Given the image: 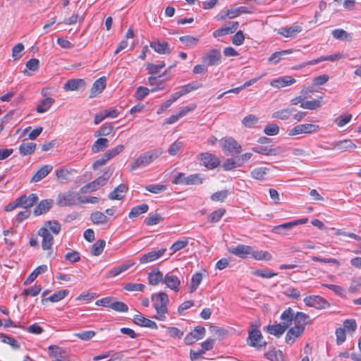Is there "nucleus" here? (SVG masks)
Masks as SVG:
<instances>
[{
	"label": "nucleus",
	"instance_id": "1",
	"mask_svg": "<svg viewBox=\"0 0 361 361\" xmlns=\"http://www.w3.org/2000/svg\"><path fill=\"white\" fill-rule=\"evenodd\" d=\"M151 299L154 301L153 306L157 312L154 318L160 321H164L166 318V314L168 312V304L169 302L168 295L166 293L159 292L152 294Z\"/></svg>",
	"mask_w": 361,
	"mask_h": 361
},
{
	"label": "nucleus",
	"instance_id": "2",
	"mask_svg": "<svg viewBox=\"0 0 361 361\" xmlns=\"http://www.w3.org/2000/svg\"><path fill=\"white\" fill-rule=\"evenodd\" d=\"M162 153L163 150L161 149H155L141 154L131 164V171L147 166L157 159Z\"/></svg>",
	"mask_w": 361,
	"mask_h": 361
},
{
	"label": "nucleus",
	"instance_id": "3",
	"mask_svg": "<svg viewBox=\"0 0 361 361\" xmlns=\"http://www.w3.org/2000/svg\"><path fill=\"white\" fill-rule=\"evenodd\" d=\"M219 143L226 155L238 154L242 151L241 145L232 137H224L220 140Z\"/></svg>",
	"mask_w": 361,
	"mask_h": 361
},
{
	"label": "nucleus",
	"instance_id": "4",
	"mask_svg": "<svg viewBox=\"0 0 361 361\" xmlns=\"http://www.w3.org/2000/svg\"><path fill=\"white\" fill-rule=\"evenodd\" d=\"M204 178L201 174L195 173L188 176L184 173L179 172L174 177L172 183L175 185H200L203 183Z\"/></svg>",
	"mask_w": 361,
	"mask_h": 361
},
{
	"label": "nucleus",
	"instance_id": "5",
	"mask_svg": "<svg viewBox=\"0 0 361 361\" xmlns=\"http://www.w3.org/2000/svg\"><path fill=\"white\" fill-rule=\"evenodd\" d=\"M202 61L208 66H216L221 63V53L220 49H209L202 58Z\"/></svg>",
	"mask_w": 361,
	"mask_h": 361
},
{
	"label": "nucleus",
	"instance_id": "6",
	"mask_svg": "<svg viewBox=\"0 0 361 361\" xmlns=\"http://www.w3.org/2000/svg\"><path fill=\"white\" fill-rule=\"evenodd\" d=\"M320 129L319 126L312 123L299 124L293 128L288 132V135L294 136L299 134H312L318 132Z\"/></svg>",
	"mask_w": 361,
	"mask_h": 361
},
{
	"label": "nucleus",
	"instance_id": "7",
	"mask_svg": "<svg viewBox=\"0 0 361 361\" xmlns=\"http://www.w3.org/2000/svg\"><path fill=\"white\" fill-rule=\"evenodd\" d=\"M305 304L308 307L322 310L330 307V303L319 295H309L303 300Z\"/></svg>",
	"mask_w": 361,
	"mask_h": 361
},
{
	"label": "nucleus",
	"instance_id": "8",
	"mask_svg": "<svg viewBox=\"0 0 361 361\" xmlns=\"http://www.w3.org/2000/svg\"><path fill=\"white\" fill-rule=\"evenodd\" d=\"M47 228H41L38 231V235L42 238V247L44 250H47L49 257H54L51 252L52 245L54 244V238L51 233L47 231Z\"/></svg>",
	"mask_w": 361,
	"mask_h": 361
},
{
	"label": "nucleus",
	"instance_id": "9",
	"mask_svg": "<svg viewBox=\"0 0 361 361\" xmlns=\"http://www.w3.org/2000/svg\"><path fill=\"white\" fill-rule=\"evenodd\" d=\"M200 164L209 169H214L220 164L219 159L213 154L209 152L200 154Z\"/></svg>",
	"mask_w": 361,
	"mask_h": 361
},
{
	"label": "nucleus",
	"instance_id": "10",
	"mask_svg": "<svg viewBox=\"0 0 361 361\" xmlns=\"http://www.w3.org/2000/svg\"><path fill=\"white\" fill-rule=\"evenodd\" d=\"M308 219L307 218H303L300 219H296L292 221L286 222L282 224L279 226H276L272 228V231L275 233L280 235H285L286 231H289L292 229L294 226L304 224L307 222Z\"/></svg>",
	"mask_w": 361,
	"mask_h": 361
},
{
	"label": "nucleus",
	"instance_id": "11",
	"mask_svg": "<svg viewBox=\"0 0 361 361\" xmlns=\"http://www.w3.org/2000/svg\"><path fill=\"white\" fill-rule=\"evenodd\" d=\"M78 194L72 191H68L59 194L57 197V204L61 207L73 206L77 204V196Z\"/></svg>",
	"mask_w": 361,
	"mask_h": 361
},
{
	"label": "nucleus",
	"instance_id": "12",
	"mask_svg": "<svg viewBox=\"0 0 361 361\" xmlns=\"http://www.w3.org/2000/svg\"><path fill=\"white\" fill-rule=\"evenodd\" d=\"M239 25L237 21L229 22L228 24L217 29L213 32V37L215 38L225 36L228 34L233 33L236 31Z\"/></svg>",
	"mask_w": 361,
	"mask_h": 361
},
{
	"label": "nucleus",
	"instance_id": "13",
	"mask_svg": "<svg viewBox=\"0 0 361 361\" xmlns=\"http://www.w3.org/2000/svg\"><path fill=\"white\" fill-rule=\"evenodd\" d=\"M305 329L303 326L295 325L288 331L286 335V342L293 344L298 338L303 334Z\"/></svg>",
	"mask_w": 361,
	"mask_h": 361
},
{
	"label": "nucleus",
	"instance_id": "14",
	"mask_svg": "<svg viewBox=\"0 0 361 361\" xmlns=\"http://www.w3.org/2000/svg\"><path fill=\"white\" fill-rule=\"evenodd\" d=\"M262 338H263L259 330L252 329L249 333L247 342L250 345L259 348L266 344L265 342H263Z\"/></svg>",
	"mask_w": 361,
	"mask_h": 361
},
{
	"label": "nucleus",
	"instance_id": "15",
	"mask_svg": "<svg viewBox=\"0 0 361 361\" xmlns=\"http://www.w3.org/2000/svg\"><path fill=\"white\" fill-rule=\"evenodd\" d=\"M164 283L170 289L178 292L180 287V280L179 278L174 275L173 272H169L166 274L164 279Z\"/></svg>",
	"mask_w": 361,
	"mask_h": 361
},
{
	"label": "nucleus",
	"instance_id": "16",
	"mask_svg": "<svg viewBox=\"0 0 361 361\" xmlns=\"http://www.w3.org/2000/svg\"><path fill=\"white\" fill-rule=\"evenodd\" d=\"M229 253L234 255L240 258H245L251 251V246L238 244L235 247H231L228 248Z\"/></svg>",
	"mask_w": 361,
	"mask_h": 361
},
{
	"label": "nucleus",
	"instance_id": "17",
	"mask_svg": "<svg viewBox=\"0 0 361 361\" xmlns=\"http://www.w3.org/2000/svg\"><path fill=\"white\" fill-rule=\"evenodd\" d=\"M166 251L165 248H162L158 251L152 250L146 254L142 255L140 258V262L141 264H146L155 261L160 258Z\"/></svg>",
	"mask_w": 361,
	"mask_h": 361
},
{
	"label": "nucleus",
	"instance_id": "18",
	"mask_svg": "<svg viewBox=\"0 0 361 361\" xmlns=\"http://www.w3.org/2000/svg\"><path fill=\"white\" fill-rule=\"evenodd\" d=\"M302 30V27L298 24H293L290 27H283L279 30L278 33L285 37H295Z\"/></svg>",
	"mask_w": 361,
	"mask_h": 361
},
{
	"label": "nucleus",
	"instance_id": "19",
	"mask_svg": "<svg viewBox=\"0 0 361 361\" xmlns=\"http://www.w3.org/2000/svg\"><path fill=\"white\" fill-rule=\"evenodd\" d=\"M19 207H23L24 209H27L28 208L32 207L34 204H35L38 200V197L36 194L32 193L28 197L25 195H22L20 197L17 198Z\"/></svg>",
	"mask_w": 361,
	"mask_h": 361
},
{
	"label": "nucleus",
	"instance_id": "20",
	"mask_svg": "<svg viewBox=\"0 0 361 361\" xmlns=\"http://www.w3.org/2000/svg\"><path fill=\"white\" fill-rule=\"evenodd\" d=\"M106 79L105 77H101L94 81L90 90V98L95 97L102 92L106 87Z\"/></svg>",
	"mask_w": 361,
	"mask_h": 361
},
{
	"label": "nucleus",
	"instance_id": "21",
	"mask_svg": "<svg viewBox=\"0 0 361 361\" xmlns=\"http://www.w3.org/2000/svg\"><path fill=\"white\" fill-rule=\"evenodd\" d=\"M85 84L86 82L84 79H71L66 82V83L63 85V89L66 91L78 90L81 88H84Z\"/></svg>",
	"mask_w": 361,
	"mask_h": 361
},
{
	"label": "nucleus",
	"instance_id": "22",
	"mask_svg": "<svg viewBox=\"0 0 361 361\" xmlns=\"http://www.w3.org/2000/svg\"><path fill=\"white\" fill-rule=\"evenodd\" d=\"M355 148H356V145L350 140L346 139L332 142L331 144V147L329 149H338L341 152H344Z\"/></svg>",
	"mask_w": 361,
	"mask_h": 361
},
{
	"label": "nucleus",
	"instance_id": "23",
	"mask_svg": "<svg viewBox=\"0 0 361 361\" xmlns=\"http://www.w3.org/2000/svg\"><path fill=\"white\" fill-rule=\"evenodd\" d=\"M133 322L137 325L148 327L152 329H157L158 328L157 324L154 321L145 317L142 314L135 315L133 317Z\"/></svg>",
	"mask_w": 361,
	"mask_h": 361
},
{
	"label": "nucleus",
	"instance_id": "24",
	"mask_svg": "<svg viewBox=\"0 0 361 361\" xmlns=\"http://www.w3.org/2000/svg\"><path fill=\"white\" fill-rule=\"evenodd\" d=\"M54 201L52 200H43L36 206L34 209V214L39 216L47 213L52 207Z\"/></svg>",
	"mask_w": 361,
	"mask_h": 361
},
{
	"label": "nucleus",
	"instance_id": "25",
	"mask_svg": "<svg viewBox=\"0 0 361 361\" xmlns=\"http://www.w3.org/2000/svg\"><path fill=\"white\" fill-rule=\"evenodd\" d=\"M53 169L51 165L42 166L32 176L30 180L31 183H37L45 178Z\"/></svg>",
	"mask_w": 361,
	"mask_h": 361
},
{
	"label": "nucleus",
	"instance_id": "26",
	"mask_svg": "<svg viewBox=\"0 0 361 361\" xmlns=\"http://www.w3.org/2000/svg\"><path fill=\"white\" fill-rule=\"evenodd\" d=\"M295 82V80L291 76L281 77L277 79L273 80L271 82V85L276 88H282L290 85Z\"/></svg>",
	"mask_w": 361,
	"mask_h": 361
},
{
	"label": "nucleus",
	"instance_id": "27",
	"mask_svg": "<svg viewBox=\"0 0 361 361\" xmlns=\"http://www.w3.org/2000/svg\"><path fill=\"white\" fill-rule=\"evenodd\" d=\"M289 327V324H277L267 326L268 332L277 337L281 336Z\"/></svg>",
	"mask_w": 361,
	"mask_h": 361
},
{
	"label": "nucleus",
	"instance_id": "28",
	"mask_svg": "<svg viewBox=\"0 0 361 361\" xmlns=\"http://www.w3.org/2000/svg\"><path fill=\"white\" fill-rule=\"evenodd\" d=\"M150 47L160 54H169L170 52L169 44L166 42L154 41L150 43Z\"/></svg>",
	"mask_w": 361,
	"mask_h": 361
},
{
	"label": "nucleus",
	"instance_id": "29",
	"mask_svg": "<svg viewBox=\"0 0 361 361\" xmlns=\"http://www.w3.org/2000/svg\"><path fill=\"white\" fill-rule=\"evenodd\" d=\"M128 190V187L125 184H120L118 185L111 192L109 195V198L110 200H122L125 193Z\"/></svg>",
	"mask_w": 361,
	"mask_h": 361
},
{
	"label": "nucleus",
	"instance_id": "30",
	"mask_svg": "<svg viewBox=\"0 0 361 361\" xmlns=\"http://www.w3.org/2000/svg\"><path fill=\"white\" fill-rule=\"evenodd\" d=\"M164 277L163 274L158 269H154L148 275L149 283L156 286L160 282H164Z\"/></svg>",
	"mask_w": 361,
	"mask_h": 361
},
{
	"label": "nucleus",
	"instance_id": "31",
	"mask_svg": "<svg viewBox=\"0 0 361 361\" xmlns=\"http://www.w3.org/2000/svg\"><path fill=\"white\" fill-rule=\"evenodd\" d=\"M149 209V206L147 204H141L132 208L128 217L131 219L138 217L140 215L146 213Z\"/></svg>",
	"mask_w": 361,
	"mask_h": 361
},
{
	"label": "nucleus",
	"instance_id": "32",
	"mask_svg": "<svg viewBox=\"0 0 361 361\" xmlns=\"http://www.w3.org/2000/svg\"><path fill=\"white\" fill-rule=\"evenodd\" d=\"M294 109L286 108L283 109L278 110L272 114L271 117L275 119L286 121L288 120L292 113L293 112Z\"/></svg>",
	"mask_w": 361,
	"mask_h": 361
},
{
	"label": "nucleus",
	"instance_id": "33",
	"mask_svg": "<svg viewBox=\"0 0 361 361\" xmlns=\"http://www.w3.org/2000/svg\"><path fill=\"white\" fill-rule=\"evenodd\" d=\"M109 146V140L106 138H99L97 139L92 146V152L93 153H97L104 151Z\"/></svg>",
	"mask_w": 361,
	"mask_h": 361
},
{
	"label": "nucleus",
	"instance_id": "34",
	"mask_svg": "<svg viewBox=\"0 0 361 361\" xmlns=\"http://www.w3.org/2000/svg\"><path fill=\"white\" fill-rule=\"evenodd\" d=\"M184 146V142L178 140L169 147L168 152L171 156L178 155L183 152Z\"/></svg>",
	"mask_w": 361,
	"mask_h": 361
},
{
	"label": "nucleus",
	"instance_id": "35",
	"mask_svg": "<svg viewBox=\"0 0 361 361\" xmlns=\"http://www.w3.org/2000/svg\"><path fill=\"white\" fill-rule=\"evenodd\" d=\"M269 171V169L267 167H257L254 169L251 173L250 175L252 178L259 180H263L265 179V176L267 174V173Z\"/></svg>",
	"mask_w": 361,
	"mask_h": 361
},
{
	"label": "nucleus",
	"instance_id": "36",
	"mask_svg": "<svg viewBox=\"0 0 361 361\" xmlns=\"http://www.w3.org/2000/svg\"><path fill=\"white\" fill-rule=\"evenodd\" d=\"M250 255H252V257L257 260H266L269 261L271 259L272 256L271 255L267 252V251H259V250H255L251 247V251L250 252Z\"/></svg>",
	"mask_w": 361,
	"mask_h": 361
},
{
	"label": "nucleus",
	"instance_id": "37",
	"mask_svg": "<svg viewBox=\"0 0 361 361\" xmlns=\"http://www.w3.org/2000/svg\"><path fill=\"white\" fill-rule=\"evenodd\" d=\"M322 97H319L317 99L305 101L300 104V107L305 109L315 110L321 107V100Z\"/></svg>",
	"mask_w": 361,
	"mask_h": 361
},
{
	"label": "nucleus",
	"instance_id": "38",
	"mask_svg": "<svg viewBox=\"0 0 361 361\" xmlns=\"http://www.w3.org/2000/svg\"><path fill=\"white\" fill-rule=\"evenodd\" d=\"M42 228H47L49 233L51 232L54 235H58L61 230V226L57 221H46Z\"/></svg>",
	"mask_w": 361,
	"mask_h": 361
},
{
	"label": "nucleus",
	"instance_id": "39",
	"mask_svg": "<svg viewBox=\"0 0 361 361\" xmlns=\"http://www.w3.org/2000/svg\"><path fill=\"white\" fill-rule=\"evenodd\" d=\"M54 100L51 97H47L44 99L37 106V111L41 114L47 111L54 104Z\"/></svg>",
	"mask_w": 361,
	"mask_h": 361
},
{
	"label": "nucleus",
	"instance_id": "40",
	"mask_svg": "<svg viewBox=\"0 0 361 361\" xmlns=\"http://www.w3.org/2000/svg\"><path fill=\"white\" fill-rule=\"evenodd\" d=\"M35 148H36L35 143L26 142V143H23L22 145H20L19 151L22 155L26 156V155L32 154L35 152Z\"/></svg>",
	"mask_w": 361,
	"mask_h": 361
},
{
	"label": "nucleus",
	"instance_id": "41",
	"mask_svg": "<svg viewBox=\"0 0 361 361\" xmlns=\"http://www.w3.org/2000/svg\"><path fill=\"white\" fill-rule=\"evenodd\" d=\"M266 357L271 361H285L284 355L281 350H271L265 354Z\"/></svg>",
	"mask_w": 361,
	"mask_h": 361
},
{
	"label": "nucleus",
	"instance_id": "42",
	"mask_svg": "<svg viewBox=\"0 0 361 361\" xmlns=\"http://www.w3.org/2000/svg\"><path fill=\"white\" fill-rule=\"evenodd\" d=\"M90 219L94 224H104L107 222V216L101 212H95L91 214Z\"/></svg>",
	"mask_w": 361,
	"mask_h": 361
},
{
	"label": "nucleus",
	"instance_id": "43",
	"mask_svg": "<svg viewBox=\"0 0 361 361\" xmlns=\"http://www.w3.org/2000/svg\"><path fill=\"white\" fill-rule=\"evenodd\" d=\"M294 312L292 308L288 307L281 314L280 319L283 321L282 324H291L292 322L294 321Z\"/></svg>",
	"mask_w": 361,
	"mask_h": 361
},
{
	"label": "nucleus",
	"instance_id": "44",
	"mask_svg": "<svg viewBox=\"0 0 361 361\" xmlns=\"http://www.w3.org/2000/svg\"><path fill=\"white\" fill-rule=\"evenodd\" d=\"M202 281V274L200 272H197L192 275L191 283L190 286V293L195 292Z\"/></svg>",
	"mask_w": 361,
	"mask_h": 361
},
{
	"label": "nucleus",
	"instance_id": "45",
	"mask_svg": "<svg viewBox=\"0 0 361 361\" xmlns=\"http://www.w3.org/2000/svg\"><path fill=\"white\" fill-rule=\"evenodd\" d=\"M106 245V241L104 240H99L92 245L91 253L94 256L100 255Z\"/></svg>",
	"mask_w": 361,
	"mask_h": 361
},
{
	"label": "nucleus",
	"instance_id": "46",
	"mask_svg": "<svg viewBox=\"0 0 361 361\" xmlns=\"http://www.w3.org/2000/svg\"><path fill=\"white\" fill-rule=\"evenodd\" d=\"M292 52L291 50H284V51H276L274 53H273L269 58V61L271 63H274V64H276L277 63H279L281 59L288 54H290Z\"/></svg>",
	"mask_w": 361,
	"mask_h": 361
},
{
	"label": "nucleus",
	"instance_id": "47",
	"mask_svg": "<svg viewBox=\"0 0 361 361\" xmlns=\"http://www.w3.org/2000/svg\"><path fill=\"white\" fill-rule=\"evenodd\" d=\"M69 293V290L64 289V290H60L59 291L55 292L53 295H51L48 298H46L45 300H49L52 302H56L62 299H63L66 296L68 295Z\"/></svg>",
	"mask_w": 361,
	"mask_h": 361
},
{
	"label": "nucleus",
	"instance_id": "48",
	"mask_svg": "<svg viewBox=\"0 0 361 361\" xmlns=\"http://www.w3.org/2000/svg\"><path fill=\"white\" fill-rule=\"evenodd\" d=\"M49 351L51 355L55 357V359L65 358L66 357V351L59 346L50 345L49 347Z\"/></svg>",
	"mask_w": 361,
	"mask_h": 361
},
{
	"label": "nucleus",
	"instance_id": "49",
	"mask_svg": "<svg viewBox=\"0 0 361 361\" xmlns=\"http://www.w3.org/2000/svg\"><path fill=\"white\" fill-rule=\"evenodd\" d=\"M352 117L353 116L350 114H343L335 118L334 123L338 127L342 128L351 121Z\"/></svg>",
	"mask_w": 361,
	"mask_h": 361
},
{
	"label": "nucleus",
	"instance_id": "50",
	"mask_svg": "<svg viewBox=\"0 0 361 361\" xmlns=\"http://www.w3.org/2000/svg\"><path fill=\"white\" fill-rule=\"evenodd\" d=\"M226 213V209L224 208L218 209L215 211H214L209 216H208V221L210 223H216L218 222L221 217L224 215Z\"/></svg>",
	"mask_w": 361,
	"mask_h": 361
},
{
	"label": "nucleus",
	"instance_id": "51",
	"mask_svg": "<svg viewBox=\"0 0 361 361\" xmlns=\"http://www.w3.org/2000/svg\"><path fill=\"white\" fill-rule=\"evenodd\" d=\"M242 166V163H239L237 160L234 159H227L223 164L222 167L225 171H231L237 167H240Z\"/></svg>",
	"mask_w": 361,
	"mask_h": 361
},
{
	"label": "nucleus",
	"instance_id": "52",
	"mask_svg": "<svg viewBox=\"0 0 361 361\" xmlns=\"http://www.w3.org/2000/svg\"><path fill=\"white\" fill-rule=\"evenodd\" d=\"M252 274L264 279H270L277 275L276 273L272 272L270 269H257L252 271Z\"/></svg>",
	"mask_w": 361,
	"mask_h": 361
},
{
	"label": "nucleus",
	"instance_id": "53",
	"mask_svg": "<svg viewBox=\"0 0 361 361\" xmlns=\"http://www.w3.org/2000/svg\"><path fill=\"white\" fill-rule=\"evenodd\" d=\"M114 126L111 123H104L95 133V136H106L113 130Z\"/></svg>",
	"mask_w": 361,
	"mask_h": 361
},
{
	"label": "nucleus",
	"instance_id": "54",
	"mask_svg": "<svg viewBox=\"0 0 361 361\" xmlns=\"http://www.w3.org/2000/svg\"><path fill=\"white\" fill-rule=\"evenodd\" d=\"M307 318H309L308 314L302 312H298L296 314H294L295 325L303 326L305 328V320Z\"/></svg>",
	"mask_w": 361,
	"mask_h": 361
},
{
	"label": "nucleus",
	"instance_id": "55",
	"mask_svg": "<svg viewBox=\"0 0 361 361\" xmlns=\"http://www.w3.org/2000/svg\"><path fill=\"white\" fill-rule=\"evenodd\" d=\"M130 267V264H123L119 267L114 268L107 272V277H114L119 275L121 273L126 271Z\"/></svg>",
	"mask_w": 361,
	"mask_h": 361
},
{
	"label": "nucleus",
	"instance_id": "56",
	"mask_svg": "<svg viewBox=\"0 0 361 361\" xmlns=\"http://www.w3.org/2000/svg\"><path fill=\"white\" fill-rule=\"evenodd\" d=\"M252 151L258 154H262L264 155H274L275 149H268L266 147H263L261 145L255 146L252 148Z\"/></svg>",
	"mask_w": 361,
	"mask_h": 361
},
{
	"label": "nucleus",
	"instance_id": "57",
	"mask_svg": "<svg viewBox=\"0 0 361 361\" xmlns=\"http://www.w3.org/2000/svg\"><path fill=\"white\" fill-rule=\"evenodd\" d=\"M163 220L164 218L161 216V214H155L146 218L145 220V224L147 226H154L161 223L163 221Z\"/></svg>",
	"mask_w": 361,
	"mask_h": 361
},
{
	"label": "nucleus",
	"instance_id": "58",
	"mask_svg": "<svg viewBox=\"0 0 361 361\" xmlns=\"http://www.w3.org/2000/svg\"><path fill=\"white\" fill-rule=\"evenodd\" d=\"M146 190L154 194H159L167 189L166 185L160 184L149 185L145 187Z\"/></svg>",
	"mask_w": 361,
	"mask_h": 361
},
{
	"label": "nucleus",
	"instance_id": "59",
	"mask_svg": "<svg viewBox=\"0 0 361 361\" xmlns=\"http://www.w3.org/2000/svg\"><path fill=\"white\" fill-rule=\"evenodd\" d=\"M111 309L118 312H126L128 310V305L126 303L116 301L114 299L113 300Z\"/></svg>",
	"mask_w": 361,
	"mask_h": 361
},
{
	"label": "nucleus",
	"instance_id": "60",
	"mask_svg": "<svg viewBox=\"0 0 361 361\" xmlns=\"http://www.w3.org/2000/svg\"><path fill=\"white\" fill-rule=\"evenodd\" d=\"M41 290L42 288L40 286H35L34 287L25 289L22 293V295L25 298V299H26L29 295L35 297L37 295L41 292Z\"/></svg>",
	"mask_w": 361,
	"mask_h": 361
},
{
	"label": "nucleus",
	"instance_id": "61",
	"mask_svg": "<svg viewBox=\"0 0 361 361\" xmlns=\"http://www.w3.org/2000/svg\"><path fill=\"white\" fill-rule=\"evenodd\" d=\"M264 133L269 136L276 135L279 133V127L275 123L268 124L265 126Z\"/></svg>",
	"mask_w": 361,
	"mask_h": 361
},
{
	"label": "nucleus",
	"instance_id": "62",
	"mask_svg": "<svg viewBox=\"0 0 361 361\" xmlns=\"http://www.w3.org/2000/svg\"><path fill=\"white\" fill-rule=\"evenodd\" d=\"M167 334L170 337L173 338H180L183 337L184 332L177 327H166Z\"/></svg>",
	"mask_w": 361,
	"mask_h": 361
},
{
	"label": "nucleus",
	"instance_id": "63",
	"mask_svg": "<svg viewBox=\"0 0 361 361\" xmlns=\"http://www.w3.org/2000/svg\"><path fill=\"white\" fill-rule=\"evenodd\" d=\"M25 47L22 43H18L12 49V56L14 60L19 59L23 56V51Z\"/></svg>",
	"mask_w": 361,
	"mask_h": 361
},
{
	"label": "nucleus",
	"instance_id": "64",
	"mask_svg": "<svg viewBox=\"0 0 361 361\" xmlns=\"http://www.w3.org/2000/svg\"><path fill=\"white\" fill-rule=\"evenodd\" d=\"M257 121L258 118L256 116L250 114L245 116L242 122L245 127L252 128L257 123Z\"/></svg>",
	"mask_w": 361,
	"mask_h": 361
}]
</instances>
